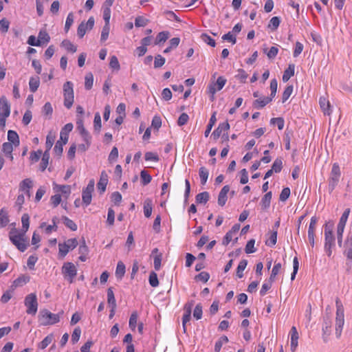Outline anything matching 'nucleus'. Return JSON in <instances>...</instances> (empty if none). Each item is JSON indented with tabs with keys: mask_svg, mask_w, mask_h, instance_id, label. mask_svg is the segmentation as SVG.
Returning a JSON list of instances; mask_svg holds the SVG:
<instances>
[{
	"mask_svg": "<svg viewBox=\"0 0 352 352\" xmlns=\"http://www.w3.org/2000/svg\"><path fill=\"white\" fill-rule=\"evenodd\" d=\"M21 223V230L19 232L16 228L11 229L9 232V239L19 251L23 252L29 245V241L25 237V233L30 226V217L28 214L25 213L22 215Z\"/></svg>",
	"mask_w": 352,
	"mask_h": 352,
	"instance_id": "nucleus-1",
	"label": "nucleus"
},
{
	"mask_svg": "<svg viewBox=\"0 0 352 352\" xmlns=\"http://www.w3.org/2000/svg\"><path fill=\"white\" fill-rule=\"evenodd\" d=\"M38 321L41 324L44 326L52 325L60 321V316L58 314H52L49 310L44 309L39 312Z\"/></svg>",
	"mask_w": 352,
	"mask_h": 352,
	"instance_id": "nucleus-2",
	"label": "nucleus"
},
{
	"mask_svg": "<svg viewBox=\"0 0 352 352\" xmlns=\"http://www.w3.org/2000/svg\"><path fill=\"white\" fill-rule=\"evenodd\" d=\"M63 96H64V105L69 109L74 103V85L70 81H67L63 84Z\"/></svg>",
	"mask_w": 352,
	"mask_h": 352,
	"instance_id": "nucleus-3",
	"label": "nucleus"
},
{
	"mask_svg": "<svg viewBox=\"0 0 352 352\" xmlns=\"http://www.w3.org/2000/svg\"><path fill=\"white\" fill-rule=\"evenodd\" d=\"M341 175L340 166L337 163L333 164L329 179L328 190L331 193L338 185Z\"/></svg>",
	"mask_w": 352,
	"mask_h": 352,
	"instance_id": "nucleus-4",
	"label": "nucleus"
},
{
	"mask_svg": "<svg viewBox=\"0 0 352 352\" xmlns=\"http://www.w3.org/2000/svg\"><path fill=\"white\" fill-rule=\"evenodd\" d=\"M25 306L27 307L26 313L34 316L38 309V301L36 295L31 293L27 295L24 300Z\"/></svg>",
	"mask_w": 352,
	"mask_h": 352,
	"instance_id": "nucleus-5",
	"label": "nucleus"
},
{
	"mask_svg": "<svg viewBox=\"0 0 352 352\" xmlns=\"http://www.w3.org/2000/svg\"><path fill=\"white\" fill-rule=\"evenodd\" d=\"M62 273L70 283H73L74 277L77 274V269L75 265L71 262L65 263L62 267Z\"/></svg>",
	"mask_w": 352,
	"mask_h": 352,
	"instance_id": "nucleus-6",
	"label": "nucleus"
},
{
	"mask_svg": "<svg viewBox=\"0 0 352 352\" xmlns=\"http://www.w3.org/2000/svg\"><path fill=\"white\" fill-rule=\"evenodd\" d=\"M94 185L95 181L94 179H91L89 181L87 187L82 189V199L86 206L89 205L91 202L92 192L94 190Z\"/></svg>",
	"mask_w": 352,
	"mask_h": 352,
	"instance_id": "nucleus-7",
	"label": "nucleus"
},
{
	"mask_svg": "<svg viewBox=\"0 0 352 352\" xmlns=\"http://www.w3.org/2000/svg\"><path fill=\"white\" fill-rule=\"evenodd\" d=\"M94 23L95 20L93 16H90L87 22H81L77 29L78 37L82 38L86 34L87 30H91L94 28Z\"/></svg>",
	"mask_w": 352,
	"mask_h": 352,
	"instance_id": "nucleus-8",
	"label": "nucleus"
},
{
	"mask_svg": "<svg viewBox=\"0 0 352 352\" xmlns=\"http://www.w3.org/2000/svg\"><path fill=\"white\" fill-rule=\"evenodd\" d=\"M344 324V310H336V334L337 338H340L342 333V328Z\"/></svg>",
	"mask_w": 352,
	"mask_h": 352,
	"instance_id": "nucleus-9",
	"label": "nucleus"
},
{
	"mask_svg": "<svg viewBox=\"0 0 352 352\" xmlns=\"http://www.w3.org/2000/svg\"><path fill=\"white\" fill-rule=\"evenodd\" d=\"M226 79L223 76H219L216 82L214 85H210L208 86V91L212 96L216 93L217 91H220L224 87L226 83ZM214 96H212L211 100H213Z\"/></svg>",
	"mask_w": 352,
	"mask_h": 352,
	"instance_id": "nucleus-10",
	"label": "nucleus"
},
{
	"mask_svg": "<svg viewBox=\"0 0 352 352\" xmlns=\"http://www.w3.org/2000/svg\"><path fill=\"white\" fill-rule=\"evenodd\" d=\"M344 247V254L346 256L347 259L352 261V232L348 233Z\"/></svg>",
	"mask_w": 352,
	"mask_h": 352,
	"instance_id": "nucleus-11",
	"label": "nucleus"
},
{
	"mask_svg": "<svg viewBox=\"0 0 352 352\" xmlns=\"http://www.w3.org/2000/svg\"><path fill=\"white\" fill-rule=\"evenodd\" d=\"M335 245V237L331 229L326 224L324 228V247H333Z\"/></svg>",
	"mask_w": 352,
	"mask_h": 352,
	"instance_id": "nucleus-12",
	"label": "nucleus"
},
{
	"mask_svg": "<svg viewBox=\"0 0 352 352\" xmlns=\"http://www.w3.org/2000/svg\"><path fill=\"white\" fill-rule=\"evenodd\" d=\"M108 184V175L105 170H102L100 174V179L97 184V188L100 194H103L106 190Z\"/></svg>",
	"mask_w": 352,
	"mask_h": 352,
	"instance_id": "nucleus-13",
	"label": "nucleus"
},
{
	"mask_svg": "<svg viewBox=\"0 0 352 352\" xmlns=\"http://www.w3.org/2000/svg\"><path fill=\"white\" fill-rule=\"evenodd\" d=\"M331 321L329 318H324L322 324V339L324 342L328 341V337L330 336L331 330Z\"/></svg>",
	"mask_w": 352,
	"mask_h": 352,
	"instance_id": "nucleus-14",
	"label": "nucleus"
},
{
	"mask_svg": "<svg viewBox=\"0 0 352 352\" xmlns=\"http://www.w3.org/2000/svg\"><path fill=\"white\" fill-rule=\"evenodd\" d=\"M0 114L6 116L10 114V104L4 96L0 98Z\"/></svg>",
	"mask_w": 352,
	"mask_h": 352,
	"instance_id": "nucleus-15",
	"label": "nucleus"
},
{
	"mask_svg": "<svg viewBox=\"0 0 352 352\" xmlns=\"http://www.w3.org/2000/svg\"><path fill=\"white\" fill-rule=\"evenodd\" d=\"M230 129V124L228 121L219 123L218 127L212 133L214 140H217L223 131H228Z\"/></svg>",
	"mask_w": 352,
	"mask_h": 352,
	"instance_id": "nucleus-16",
	"label": "nucleus"
},
{
	"mask_svg": "<svg viewBox=\"0 0 352 352\" xmlns=\"http://www.w3.org/2000/svg\"><path fill=\"white\" fill-rule=\"evenodd\" d=\"M230 191V186L228 185L224 186L220 190L218 195V204L223 207L225 206L228 199V193Z\"/></svg>",
	"mask_w": 352,
	"mask_h": 352,
	"instance_id": "nucleus-17",
	"label": "nucleus"
},
{
	"mask_svg": "<svg viewBox=\"0 0 352 352\" xmlns=\"http://www.w3.org/2000/svg\"><path fill=\"white\" fill-rule=\"evenodd\" d=\"M319 104L324 115L329 116L331 113L330 102L324 96L319 98Z\"/></svg>",
	"mask_w": 352,
	"mask_h": 352,
	"instance_id": "nucleus-18",
	"label": "nucleus"
},
{
	"mask_svg": "<svg viewBox=\"0 0 352 352\" xmlns=\"http://www.w3.org/2000/svg\"><path fill=\"white\" fill-rule=\"evenodd\" d=\"M272 100V98L264 97L263 98L256 99L253 102V107L256 109H262Z\"/></svg>",
	"mask_w": 352,
	"mask_h": 352,
	"instance_id": "nucleus-19",
	"label": "nucleus"
},
{
	"mask_svg": "<svg viewBox=\"0 0 352 352\" xmlns=\"http://www.w3.org/2000/svg\"><path fill=\"white\" fill-rule=\"evenodd\" d=\"M8 140L14 146H18L20 144L19 137L17 133L13 130H9L8 132Z\"/></svg>",
	"mask_w": 352,
	"mask_h": 352,
	"instance_id": "nucleus-20",
	"label": "nucleus"
},
{
	"mask_svg": "<svg viewBox=\"0 0 352 352\" xmlns=\"http://www.w3.org/2000/svg\"><path fill=\"white\" fill-rule=\"evenodd\" d=\"M153 202L151 199L147 198L144 201V214L146 218H149L152 214Z\"/></svg>",
	"mask_w": 352,
	"mask_h": 352,
	"instance_id": "nucleus-21",
	"label": "nucleus"
},
{
	"mask_svg": "<svg viewBox=\"0 0 352 352\" xmlns=\"http://www.w3.org/2000/svg\"><path fill=\"white\" fill-rule=\"evenodd\" d=\"M295 72V65L289 64L288 67L284 71L283 75V81L287 82L289 78L294 75Z\"/></svg>",
	"mask_w": 352,
	"mask_h": 352,
	"instance_id": "nucleus-22",
	"label": "nucleus"
},
{
	"mask_svg": "<svg viewBox=\"0 0 352 352\" xmlns=\"http://www.w3.org/2000/svg\"><path fill=\"white\" fill-rule=\"evenodd\" d=\"M272 193L271 191L267 192L262 198L261 205L263 210H266L270 206Z\"/></svg>",
	"mask_w": 352,
	"mask_h": 352,
	"instance_id": "nucleus-23",
	"label": "nucleus"
},
{
	"mask_svg": "<svg viewBox=\"0 0 352 352\" xmlns=\"http://www.w3.org/2000/svg\"><path fill=\"white\" fill-rule=\"evenodd\" d=\"M210 199V195L207 191L197 194L195 197L197 204H206Z\"/></svg>",
	"mask_w": 352,
	"mask_h": 352,
	"instance_id": "nucleus-24",
	"label": "nucleus"
},
{
	"mask_svg": "<svg viewBox=\"0 0 352 352\" xmlns=\"http://www.w3.org/2000/svg\"><path fill=\"white\" fill-rule=\"evenodd\" d=\"M40 85V78L38 76L31 77L29 81L30 90L34 93L37 91Z\"/></svg>",
	"mask_w": 352,
	"mask_h": 352,
	"instance_id": "nucleus-25",
	"label": "nucleus"
},
{
	"mask_svg": "<svg viewBox=\"0 0 352 352\" xmlns=\"http://www.w3.org/2000/svg\"><path fill=\"white\" fill-rule=\"evenodd\" d=\"M43 154L41 162L40 163V170L43 172L47 167L50 160V152L45 151Z\"/></svg>",
	"mask_w": 352,
	"mask_h": 352,
	"instance_id": "nucleus-26",
	"label": "nucleus"
},
{
	"mask_svg": "<svg viewBox=\"0 0 352 352\" xmlns=\"http://www.w3.org/2000/svg\"><path fill=\"white\" fill-rule=\"evenodd\" d=\"M125 265L122 261H119L116 270V276L118 279H122L125 274Z\"/></svg>",
	"mask_w": 352,
	"mask_h": 352,
	"instance_id": "nucleus-27",
	"label": "nucleus"
},
{
	"mask_svg": "<svg viewBox=\"0 0 352 352\" xmlns=\"http://www.w3.org/2000/svg\"><path fill=\"white\" fill-rule=\"evenodd\" d=\"M216 114L217 113L216 111H214L210 118L209 123L208 124L206 129L204 132L205 137H208L209 135L213 126L217 122Z\"/></svg>",
	"mask_w": 352,
	"mask_h": 352,
	"instance_id": "nucleus-28",
	"label": "nucleus"
},
{
	"mask_svg": "<svg viewBox=\"0 0 352 352\" xmlns=\"http://www.w3.org/2000/svg\"><path fill=\"white\" fill-rule=\"evenodd\" d=\"M169 32L163 31L157 35L155 40V45H160L161 43L165 42L169 37Z\"/></svg>",
	"mask_w": 352,
	"mask_h": 352,
	"instance_id": "nucleus-29",
	"label": "nucleus"
},
{
	"mask_svg": "<svg viewBox=\"0 0 352 352\" xmlns=\"http://www.w3.org/2000/svg\"><path fill=\"white\" fill-rule=\"evenodd\" d=\"M248 265V261L245 259L241 260L236 268V276L238 278H241L243 276V271L246 268Z\"/></svg>",
	"mask_w": 352,
	"mask_h": 352,
	"instance_id": "nucleus-30",
	"label": "nucleus"
},
{
	"mask_svg": "<svg viewBox=\"0 0 352 352\" xmlns=\"http://www.w3.org/2000/svg\"><path fill=\"white\" fill-rule=\"evenodd\" d=\"M107 302L109 304L111 307L116 308V300L115 298L114 293L112 287H109L107 289Z\"/></svg>",
	"mask_w": 352,
	"mask_h": 352,
	"instance_id": "nucleus-31",
	"label": "nucleus"
},
{
	"mask_svg": "<svg viewBox=\"0 0 352 352\" xmlns=\"http://www.w3.org/2000/svg\"><path fill=\"white\" fill-rule=\"evenodd\" d=\"M199 175L201 179V184L205 185L208 178L209 172L206 168L202 166L199 170Z\"/></svg>",
	"mask_w": 352,
	"mask_h": 352,
	"instance_id": "nucleus-32",
	"label": "nucleus"
},
{
	"mask_svg": "<svg viewBox=\"0 0 352 352\" xmlns=\"http://www.w3.org/2000/svg\"><path fill=\"white\" fill-rule=\"evenodd\" d=\"M9 223V218L7 211L3 208L0 210V226L1 228L6 227Z\"/></svg>",
	"mask_w": 352,
	"mask_h": 352,
	"instance_id": "nucleus-33",
	"label": "nucleus"
},
{
	"mask_svg": "<svg viewBox=\"0 0 352 352\" xmlns=\"http://www.w3.org/2000/svg\"><path fill=\"white\" fill-rule=\"evenodd\" d=\"M30 281V277L28 276L22 275L15 279L13 282V285L14 287H21L23 285L26 284Z\"/></svg>",
	"mask_w": 352,
	"mask_h": 352,
	"instance_id": "nucleus-34",
	"label": "nucleus"
},
{
	"mask_svg": "<svg viewBox=\"0 0 352 352\" xmlns=\"http://www.w3.org/2000/svg\"><path fill=\"white\" fill-rule=\"evenodd\" d=\"M54 190L56 192H61L64 195H69L71 193V188L69 185H58L54 184Z\"/></svg>",
	"mask_w": 352,
	"mask_h": 352,
	"instance_id": "nucleus-35",
	"label": "nucleus"
},
{
	"mask_svg": "<svg viewBox=\"0 0 352 352\" xmlns=\"http://www.w3.org/2000/svg\"><path fill=\"white\" fill-rule=\"evenodd\" d=\"M62 220L63 221V223L65 224V226L67 228H69L71 230L76 231L77 230V228H78L77 225L74 223V221H72L67 217L63 216Z\"/></svg>",
	"mask_w": 352,
	"mask_h": 352,
	"instance_id": "nucleus-36",
	"label": "nucleus"
},
{
	"mask_svg": "<svg viewBox=\"0 0 352 352\" xmlns=\"http://www.w3.org/2000/svg\"><path fill=\"white\" fill-rule=\"evenodd\" d=\"M277 241V231H270V236L269 239L265 241V244L267 246L272 247L276 245Z\"/></svg>",
	"mask_w": 352,
	"mask_h": 352,
	"instance_id": "nucleus-37",
	"label": "nucleus"
},
{
	"mask_svg": "<svg viewBox=\"0 0 352 352\" xmlns=\"http://www.w3.org/2000/svg\"><path fill=\"white\" fill-rule=\"evenodd\" d=\"M61 45L65 48L66 50L72 53H74L77 51V47L75 46L70 41L63 40L61 43Z\"/></svg>",
	"mask_w": 352,
	"mask_h": 352,
	"instance_id": "nucleus-38",
	"label": "nucleus"
},
{
	"mask_svg": "<svg viewBox=\"0 0 352 352\" xmlns=\"http://www.w3.org/2000/svg\"><path fill=\"white\" fill-rule=\"evenodd\" d=\"M55 135H54L52 132H50L47 137H46V142H45V147L46 150L48 152H50V149L52 148L54 141H55Z\"/></svg>",
	"mask_w": 352,
	"mask_h": 352,
	"instance_id": "nucleus-39",
	"label": "nucleus"
},
{
	"mask_svg": "<svg viewBox=\"0 0 352 352\" xmlns=\"http://www.w3.org/2000/svg\"><path fill=\"white\" fill-rule=\"evenodd\" d=\"M280 23V17L273 16L270 19V23L267 25V28L269 29H270L272 31H274L278 28Z\"/></svg>",
	"mask_w": 352,
	"mask_h": 352,
	"instance_id": "nucleus-40",
	"label": "nucleus"
},
{
	"mask_svg": "<svg viewBox=\"0 0 352 352\" xmlns=\"http://www.w3.org/2000/svg\"><path fill=\"white\" fill-rule=\"evenodd\" d=\"M77 124H78V129L80 131L81 135L83 137V138L86 141V142L88 144H89V141L91 137L89 135V132L85 129L82 122H80V124L79 122H77Z\"/></svg>",
	"mask_w": 352,
	"mask_h": 352,
	"instance_id": "nucleus-41",
	"label": "nucleus"
},
{
	"mask_svg": "<svg viewBox=\"0 0 352 352\" xmlns=\"http://www.w3.org/2000/svg\"><path fill=\"white\" fill-rule=\"evenodd\" d=\"M85 87L87 90H90L94 84V76L92 73H87L85 77Z\"/></svg>",
	"mask_w": 352,
	"mask_h": 352,
	"instance_id": "nucleus-42",
	"label": "nucleus"
},
{
	"mask_svg": "<svg viewBox=\"0 0 352 352\" xmlns=\"http://www.w3.org/2000/svg\"><path fill=\"white\" fill-rule=\"evenodd\" d=\"M33 186L32 179L27 178L23 179L19 184V190L25 191V190L30 189Z\"/></svg>",
	"mask_w": 352,
	"mask_h": 352,
	"instance_id": "nucleus-43",
	"label": "nucleus"
},
{
	"mask_svg": "<svg viewBox=\"0 0 352 352\" xmlns=\"http://www.w3.org/2000/svg\"><path fill=\"white\" fill-rule=\"evenodd\" d=\"M282 168H283L282 159L280 157H278L274 160L271 169L273 170L274 172L278 173L281 171Z\"/></svg>",
	"mask_w": 352,
	"mask_h": 352,
	"instance_id": "nucleus-44",
	"label": "nucleus"
},
{
	"mask_svg": "<svg viewBox=\"0 0 352 352\" xmlns=\"http://www.w3.org/2000/svg\"><path fill=\"white\" fill-rule=\"evenodd\" d=\"M148 282L151 287H156L159 285V280L157 274L152 271L150 272Z\"/></svg>",
	"mask_w": 352,
	"mask_h": 352,
	"instance_id": "nucleus-45",
	"label": "nucleus"
},
{
	"mask_svg": "<svg viewBox=\"0 0 352 352\" xmlns=\"http://www.w3.org/2000/svg\"><path fill=\"white\" fill-rule=\"evenodd\" d=\"M38 40H41V45L50 42V36L45 30H41L38 35Z\"/></svg>",
	"mask_w": 352,
	"mask_h": 352,
	"instance_id": "nucleus-46",
	"label": "nucleus"
},
{
	"mask_svg": "<svg viewBox=\"0 0 352 352\" xmlns=\"http://www.w3.org/2000/svg\"><path fill=\"white\" fill-rule=\"evenodd\" d=\"M141 182L142 185L146 186L149 184L152 179L151 176L147 171L143 170L140 172Z\"/></svg>",
	"mask_w": 352,
	"mask_h": 352,
	"instance_id": "nucleus-47",
	"label": "nucleus"
},
{
	"mask_svg": "<svg viewBox=\"0 0 352 352\" xmlns=\"http://www.w3.org/2000/svg\"><path fill=\"white\" fill-rule=\"evenodd\" d=\"M344 228H345V226H340V225L337 226L336 234H337L338 245L340 247H342V236H343Z\"/></svg>",
	"mask_w": 352,
	"mask_h": 352,
	"instance_id": "nucleus-48",
	"label": "nucleus"
},
{
	"mask_svg": "<svg viewBox=\"0 0 352 352\" xmlns=\"http://www.w3.org/2000/svg\"><path fill=\"white\" fill-rule=\"evenodd\" d=\"M293 89H294L293 85H288L286 87V88L285 89V90L283 93V95H282V102H285L288 100V98L290 97V96L292 95V94L293 92Z\"/></svg>",
	"mask_w": 352,
	"mask_h": 352,
	"instance_id": "nucleus-49",
	"label": "nucleus"
},
{
	"mask_svg": "<svg viewBox=\"0 0 352 352\" xmlns=\"http://www.w3.org/2000/svg\"><path fill=\"white\" fill-rule=\"evenodd\" d=\"M101 117L98 112L95 113L94 120V128L96 131L98 133L100 132L101 129Z\"/></svg>",
	"mask_w": 352,
	"mask_h": 352,
	"instance_id": "nucleus-50",
	"label": "nucleus"
},
{
	"mask_svg": "<svg viewBox=\"0 0 352 352\" xmlns=\"http://www.w3.org/2000/svg\"><path fill=\"white\" fill-rule=\"evenodd\" d=\"M271 124H277L278 129L282 130L284 128L285 120L282 117L273 118L270 120Z\"/></svg>",
	"mask_w": 352,
	"mask_h": 352,
	"instance_id": "nucleus-51",
	"label": "nucleus"
},
{
	"mask_svg": "<svg viewBox=\"0 0 352 352\" xmlns=\"http://www.w3.org/2000/svg\"><path fill=\"white\" fill-rule=\"evenodd\" d=\"M59 219L57 217H54L52 219V221L53 224H50L45 228V232L47 234H50L52 232V230L56 231L57 230V223L58 222Z\"/></svg>",
	"mask_w": 352,
	"mask_h": 352,
	"instance_id": "nucleus-52",
	"label": "nucleus"
},
{
	"mask_svg": "<svg viewBox=\"0 0 352 352\" xmlns=\"http://www.w3.org/2000/svg\"><path fill=\"white\" fill-rule=\"evenodd\" d=\"M53 340V335L50 334L47 336L38 345V347L41 349H45L52 341Z\"/></svg>",
	"mask_w": 352,
	"mask_h": 352,
	"instance_id": "nucleus-53",
	"label": "nucleus"
},
{
	"mask_svg": "<svg viewBox=\"0 0 352 352\" xmlns=\"http://www.w3.org/2000/svg\"><path fill=\"white\" fill-rule=\"evenodd\" d=\"M58 254L60 257L64 258L70 250L68 248L65 243H64L58 244Z\"/></svg>",
	"mask_w": 352,
	"mask_h": 352,
	"instance_id": "nucleus-54",
	"label": "nucleus"
},
{
	"mask_svg": "<svg viewBox=\"0 0 352 352\" xmlns=\"http://www.w3.org/2000/svg\"><path fill=\"white\" fill-rule=\"evenodd\" d=\"M254 239H250V241H248L245 248V253L251 254L256 251V249L254 248Z\"/></svg>",
	"mask_w": 352,
	"mask_h": 352,
	"instance_id": "nucleus-55",
	"label": "nucleus"
},
{
	"mask_svg": "<svg viewBox=\"0 0 352 352\" xmlns=\"http://www.w3.org/2000/svg\"><path fill=\"white\" fill-rule=\"evenodd\" d=\"M144 158L146 161H153V162H158L160 160V157L156 153L153 152H146L144 155Z\"/></svg>",
	"mask_w": 352,
	"mask_h": 352,
	"instance_id": "nucleus-56",
	"label": "nucleus"
},
{
	"mask_svg": "<svg viewBox=\"0 0 352 352\" xmlns=\"http://www.w3.org/2000/svg\"><path fill=\"white\" fill-rule=\"evenodd\" d=\"M74 14L73 12H69L67 16L65 25V32H68L69 30L70 29L71 26L74 23Z\"/></svg>",
	"mask_w": 352,
	"mask_h": 352,
	"instance_id": "nucleus-57",
	"label": "nucleus"
},
{
	"mask_svg": "<svg viewBox=\"0 0 352 352\" xmlns=\"http://www.w3.org/2000/svg\"><path fill=\"white\" fill-rule=\"evenodd\" d=\"M109 31H110L109 24H104V25L102 28V32H101V38H100L101 42H104L108 38Z\"/></svg>",
	"mask_w": 352,
	"mask_h": 352,
	"instance_id": "nucleus-58",
	"label": "nucleus"
},
{
	"mask_svg": "<svg viewBox=\"0 0 352 352\" xmlns=\"http://www.w3.org/2000/svg\"><path fill=\"white\" fill-rule=\"evenodd\" d=\"M350 212H351L350 208L345 209V210L344 211V212L342 213V214L340 219V221H339V223L338 225L344 226H346V223L349 218Z\"/></svg>",
	"mask_w": 352,
	"mask_h": 352,
	"instance_id": "nucleus-59",
	"label": "nucleus"
},
{
	"mask_svg": "<svg viewBox=\"0 0 352 352\" xmlns=\"http://www.w3.org/2000/svg\"><path fill=\"white\" fill-rule=\"evenodd\" d=\"M210 278V274L207 272H201L195 276V279L196 280H200L203 283H206Z\"/></svg>",
	"mask_w": 352,
	"mask_h": 352,
	"instance_id": "nucleus-60",
	"label": "nucleus"
},
{
	"mask_svg": "<svg viewBox=\"0 0 352 352\" xmlns=\"http://www.w3.org/2000/svg\"><path fill=\"white\" fill-rule=\"evenodd\" d=\"M161 126H162V119H161L160 116H155L152 120L151 126L154 129L158 131L159 129L161 127Z\"/></svg>",
	"mask_w": 352,
	"mask_h": 352,
	"instance_id": "nucleus-61",
	"label": "nucleus"
},
{
	"mask_svg": "<svg viewBox=\"0 0 352 352\" xmlns=\"http://www.w3.org/2000/svg\"><path fill=\"white\" fill-rule=\"evenodd\" d=\"M201 37L202 40L205 43H206L208 45H209L210 46L213 47H215L216 42L211 36H210L209 35H208L206 33H203L201 34Z\"/></svg>",
	"mask_w": 352,
	"mask_h": 352,
	"instance_id": "nucleus-62",
	"label": "nucleus"
},
{
	"mask_svg": "<svg viewBox=\"0 0 352 352\" xmlns=\"http://www.w3.org/2000/svg\"><path fill=\"white\" fill-rule=\"evenodd\" d=\"M81 329L79 327H76L72 334V342L73 344L76 343L80 337Z\"/></svg>",
	"mask_w": 352,
	"mask_h": 352,
	"instance_id": "nucleus-63",
	"label": "nucleus"
},
{
	"mask_svg": "<svg viewBox=\"0 0 352 352\" xmlns=\"http://www.w3.org/2000/svg\"><path fill=\"white\" fill-rule=\"evenodd\" d=\"M165 61H166V59L162 57L161 55L160 54H157L155 57V60H154V67L155 68H159V67H161L162 66H163L165 63Z\"/></svg>",
	"mask_w": 352,
	"mask_h": 352,
	"instance_id": "nucleus-64",
	"label": "nucleus"
}]
</instances>
